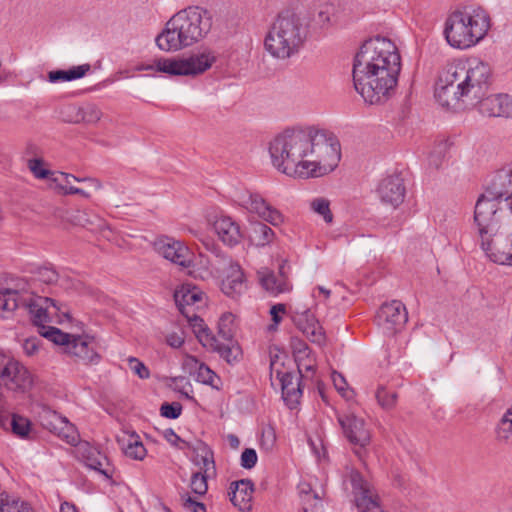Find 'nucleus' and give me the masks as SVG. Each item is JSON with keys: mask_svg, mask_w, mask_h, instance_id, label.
I'll return each mask as SVG.
<instances>
[{"mask_svg": "<svg viewBox=\"0 0 512 512\" xmlns=\"http://www.w3.org/2000/svg\"><path fill=\"white\" fill-rule=\"evenodd\" d=\"M268 151L279 172L304 179L332 172L341 158L337 138L313 126L285 129L269 142Z\"/></svg>", "mask_w": 512, "mask_h": 512, "instance_id": "obj_1", "label": "nucleus"}, {"mask_svg": "<svg viewBox=\"0 0 512 512\" xmlns=\"http://www.w3.org/2000/svg\"><path fill=\"white\" fill-rule=\"evenodd\" d=\"M474 223L487 257L512 266V172L497 174L490 187L478 198Z\"/></svg>", "mask_w": 512, "mask_h": 512, "instance_id": "obj_2", "label": "nucleus"}, {"mask_svg": "<svg viewBox=\"0 0 512 512\" xmlns=\"http://www.w3.org/2000/svg\"><path fill=\"white\" fill-rule=\"evenodd\" d=\"M213 16L205 7L191 5L176 12L166 22L155 42L166 52H178L204 39L210 32Z\"/></svg>", "mask_w": 512, "mask_h": 512, "instance_id": "obj_3", "label": "nucleus"}, {"mask_svg": "<svg viewBox=\"0 0 512 512\" xmlns=\"http://www.w3.org/2000/svg\"><path fill=\"white\" fill-rule=\"evenodd\" d=\"M307 38V26L299 14L284 10L271 24L265 39V50L277 60H289L298 55Z\"/></svg>", "mask_w": 512, "mask_h": 512, "instance_id": "obj_4", "label": "nucleus"}, {"mask_svg": "<svg viewBox=\"0 0 512 512\" xmlns=\"http://www.w3.org/2000/svg\"><path fill=\"white\" fill-rule=\"evenodd\" d=\"M491 26L489 14L479 6H468L451 13L444 34L450 46L466 49L482 40Z\"/></svg>", "mask_w": 512, "mask_h": 512, "instance_id": "obj_5", "label": "nucleus"}, {"mask_svg": "<svg viewBox=\"0 0 512 512\" xmlns=\"http://www.w3.org/2000/svg\"><path fill=\"white\" fill-rule=\"evenodd\" d=\"M401 66H353L354 88L365 103H384L395 89Z\"/></svg>", "mask_w": 512, "mask_h": 512, "instance_id": "obj_6", "label": "nucleus"}, {"mask_svg": "<svg viewBox=\"0 0 512 512\" xmlns=\"http://www.w3.org/2000/svg\"><path fill=\"white\" fill-rule=\"evenodd\" d=\"M20 307L28 310L30 318L33 324L39 328V332L43 330V327H48L46 323L50 322L48 309L54 307L55 310H60L55 300L35 295L27 285L19 288H0L1 312L12 313Z\"/></svg>", "mask_w": 512, "mask_h": 512, "instance_id": "obj_7", "label": "nucleus"}, {"mask_svg": "<svg viewBox=\"0 0 512 512\" xmlns=\"http://www.w3.org/2000/svg\"><path fill=\"white\" fill-rule=\"evenodd\" d=\"M434 98L443 109L459 112L474 107L472 101L458 78L457 70L443 67L434 84Z\"/></svg>", "mask_w": 512, "mask_h": 512, "instance_id": "obj_8", "label": "nucleus"}, {"mask_svg": "<svg viewBox=\"0 0 512 512\" xmlns=\"http://www.w3.org/2000/svg\"><path fill=\"white\" fill-rule=\"evenodd\" d=\"M353 64H401V54L391 39L375 35L361 43Z\"/></svg>", "mask_w": 512, "mask_h": 512, "instance_id": "obj_9", "label": "nucleus"}, {"mask_svg": "<svg viewBox=\"0 0 512 512\" xmlns=\"http://www.w3.org/2000/svg\"><path fill=\"white\" fill-rule=\"evenodd\" d=\"M449 68L457 70L460 83L476 105L477 101L485 96L492 82L491 66H449Z\"/></svg>", "mask_w": 512, "mask_h": 512, "instance_id": "obj_10", "label": "nucleus"}, {"mask_svg": "<svg viewBox=\"0 0 512 512\" xmlns=\"http://www.w3.org/2000/svg\"><path fill=\"white\" fill-rule=\"evenodd\" d=\"M248 50L242 49L241 52L235 49H214L210 47H200L191 57L180 63L176 61H157L155 64H214V63H238L247 62Z\"/></svg>", "mask_w": 512, "mask_h": 512, "instance_id": "obj_11", "label": "nucleus"}, {"mask_svg": "<svg viewBox=\"0 0 512 512\" xmlns=\"http://www.w3.org/2000/svg\"><path fill=\"white\" fill-rule=\"evenodd\" d=\"M278 356L271 357L270 360V378L272 384L274 379L279 382L282 390V398L290 409H293L298 403L302 395L300 386L301 374L298 375L288 372L284 369H280L278 366Z\"/></svg>", "mask_w": 512, "mask_h": 512, "instance_id": "obj_12", "label": "nucleus"}, {"mask_svg": "<svg viewBox=\"0 0 512 512\" xmlns=\"http://www.w3.org/2000/svg\"><path fill=\"white\" fill-rule=\"evenodd\" d=\"M0 379L12 391H25L32 384L29 371L18 361L9 359L0 349Z\"/></svg>", "mask_w": 512, "mask_h": 512, "instance_id": "obj_13", "label": "nucleus"}, {"mask_svg": "<svg viewBox=\"0 0 512 512\" xmlns=\"http://www.w3.org/2000/svg\"><path fill=\"white\" fill-rule=\"evenodd\" d=\"M337 420L346 439L352 445L359 447V449L355 450V453L362 459L361 449L369 445L371 441V433L366 427L364 419L353 413H346L339 414Z\"/></svg>", "mask_w": 512, "mask_h": 512, "instance_id": "obj_14", "label": "nucleus"}, {"mask_svg": "<svg viewBox=\"0 0 512 512\" xmlns=\"http://www.w3.org/2000/svg\"><path fill=\"white\" fill-rule=\"evenodd\" d=\"M377 324L389 336L400 331L408 321L405 305L399 300L383 304L377 313Z\"/></svg>", "mask_w": 512, "mask_h": 512, "instance_id": "obj_15", "label": "nucleus"}, {"mask_svg": "<svg viewBox=\"0 0 512 512\" xmlns=\"http://www.w3.org/2000/svg\"><path fill=\"white\" fill-rule=\"evenodd\" d=\"M153 247L160 256L181 268H190L192 266L193 254L181 241L168 236H162L154 241Z\"/></svg>", "mask_w": 512, "mask_h": 512, "instance_id": "obj_16", "label": "nucleus"}, {"mask_svg": "<svg viewBox=\"0 0 512 512\" xmlns=\"http://www.w3.org/2000/svg\"><path fill=\"white\" fill-rule=\"evenodd\" d=\"M351 484L358 512H377L380 509L378 494L360 473L351 474Z\"/></svg>", "mask_w": 512, "mask_h": 512, "instance_id": "obj_17", "label": "nucleus"}, {"mask_svg": "<svg viewBox=\"0 0 512 512\" xmlns=\"http://www.w3.org/2000/svg\"><path fill=\"white\" fill-rule=\"evenodd\" d=\"M42 426L63 439L70 445H76L79 441V434L76 427L66 417L55 411H47L41 416Z\"/></svg>", "mask_w": 512, "mask_h": 512, "instance_id": "obj_18", "label": "nucleus"}, {"mask_svg": "<svg viewBox=\"0 0 512 512\" xmlns=\"http://www.w3.org/2000/svg\"><path fill=\"white\" fill-rule=\"evenodd\" d=\"M42 426L63 439L70 445H76L79 441V434L76 427L66 417L55 411H47L41 416Z\"/></svg>", "mask_w": 512, "mask_h": 512, "instance_id": "obj_19", "label": "nucleus"}, {"mask_svg": "<svg viewBox=\"0 0 512 512\" xmlns=\"http://www.w3.org/2000/svg\"><path fill=\"white\" fill-rule=\"evenodd\" d=\"M224 275L221 282L222 292L231 297L236 298L246 290L244 273L239 264L233 262L232 259H223Z\"/></svg>", "mask_w": 512, "mask_h": 512, "instance_id": "obj_20", "label": "nucleus"}, {"mask_svg": "<svg viewBox=\"0 0 512 512\" xmlns=\"http://www.w3.org/2000/svg\"><path fill=\"white\" fill-rule=\"evenodd\" d=\"M66 353L86 365L98 364L101 359L95 339L89 335H74Z\"/></svg>", "mask_w": 512, "mask_h": 512, "instance_id": "obj_21", "label": "nucleus"}, {"mask_svg": "<svg viewBox=\"0 0 512 512\" xmlns=\"http://www.w3.org/2000/svg\"><path fill=\"white\" fill-rule=\"evenodd\" d=\"M377 192L383 203L396 208L404 201L406 193L404 180L397 173L388 175L379 183Z\"/></svg>", "mask_w": 512, "mask_h": 512, "instance_id": "obj_22", "label": "nucleus"}, {"mask_svg": "<svg viewBox=\"0 0 512 512\" xmlns=\"http://www.w3.org/2000/svg\"><path fill=\"white\" fill-rule=\"evenodd\" d=\"M243 205L250 212L257 214L260 218L273 226H278L284 221L280 211L268 204L266 200L257 193H249L247 198L243 199Z\"/></svg>", "mask_w": 512, "mask_h": 512, "instance_id": "obj_23", "label": "nucleus"}, {"mask_svg": "<svg viewBox=\"0 0 512 512\" xmlns=\"http://www.w3.org/2000/svg\"><path fill=\"white\" fill-rule=\"evenodd\" d=\"M204 296L199 288L186 284L175 291L174 300L180 313L185 316L204 305Z\"/></svg>", "mask_w": 512, "mask_h": 512, "instance_id": "obj_24", "label": "nucleus"}, {"mask_svg": "<svg viewBox=\"0 0 512 512\" xmlns=\"http://www.w3.org/2000/svg\"><path fill=\"white\" fill-rule=\"evenodd\" d=\"M254 484L249 479H241L230 485V501L241 511H248L252 506Z\"/></svg>", "mask_w": 512, "mask_h": 512, "instance_id": "obj_25", "label": "nucleus"}, {"mask_svg": "<svg viewBox=\"0 0 512 512\" xmlns=\"http://www.w3.org/2000/svg\"><path fill=\"white\" fill-rule=\"evenodd\" d=\"M296 324L312 343H315L319 346L325 344V332L319 321L309 311L299 315L296 319Z\"/></svg>", "mask_w": 512, "mask_h": 512, "instance_id": "obj_26", "label": "nucleus"}, {"mask_svg": "<svg viewBox=\"0 0 512 512\" xmlns=\"http://www.w3.org/2000/svg\"><path fill=\"white\" fill-rule=\"evenodd\" d=\"M213 228L219 239L228 246L238 244L242 238L238 223L228 216L217 218L213 224Z\"/></svg>", "mask_w": 512, "mask_h": 512, "instance_id": "obj_27", "label": "nucleus"}, {"mask_svg": "<svg viewBox=\"0 0 512 512\" xmlns=\"http://www.w3.org/2000/svg\"><path fill=\"white\" fill-rule=\"evenodd\" d=\"M188 449L193 452V462L196 466H199L200 471L204 473L216 472L213 451L205 442L197 440L194 443H190V448Z\"/></svg>", "mask_w": 512, "mask_h": 512, "instance_id": "obj_28", "label": "nucleus"}, {"mask_svg": "<svg viewBox=\"0 0 512 512\" xmlns=\"http://www.w3.org/2000/svg\"><path fill=\"white\" fill-rule=\"evenodd\" d=\"M210 67L211 66H137V70H154L155 73H164L170 77L186 76L194 78L206 72Z\"/></svg>", "mask_w": 512, "mask_h": 512, "instance_id": "obj_29", "label": "nucleus"}, {"mask_svg": "<svg viewBox=\"0 0 512 512\" xmlns=\"http://www.w3.org/2000/svg\"><path fill=\"white\" fill-rule=\"evenodd\" d=\"M337 7L332 2L319 4L315 10L310 13V22L313 27L328 29L335 22Z\"/></svg>", "mask_w": 512, "mask_h": 512, "instance_id": "obj_30", "label": "nucleus"}, {"mask_svg": "<svg viewBox=\"0 0 512 512\" xmlns=\"http://www.w3.org/2000/svg\"><path fill=\"white\" fill-rule=\"evenodd\" d=\"M0 426L5 430L11 429L13 434L18 437L25 438L30 432L31 422L21 415H9L0 410Z\"/></svg>", "mask_w": 512, "mask_h": 512, "instance_id": "obj_31", "label": "nucleus"}, {"mask_svg": "<svg viewBox=\"0 0 512 512\" xmlns=\"http://www.w3.org/2000/svg\"><path fill=\"white\" fill-rule=\"evenodd\" d=\"M258 279L261 286L274 296L287 292L290 289L287 278L277 277L272 271L266 268L258 271Z\"/></svg>", "mask_w": 512, "mask_h": 512, "instance_id": "obj_32", "label": "nucleus"}, {"mask_svg": "<svg viewBox=\"0 0 512 512\" xmlns=\"http://www.w3.org/2000/svg\"><path fill=\"white\" fill-rule=\"evenodd\" d=\"M82 457L87 467L98 471L106 477H111V469L107 457L96 448L85 445L82 451Z\"/></svg>", "mask_w": 512, "mask_h": 512, "instance_id": "obj_33", "label": "nucleus"}, {"mask_svg": "<svg viewBox=\"0 0 512 512\" xmlns=\"http://www.w3.org/2000/svg\"><path fill=\"white\" fill-rule=\"evenodd\" d=\"M208 347L219 353L230 364L237 362L241 356V348L233 339L221 342L220 339L215 338V343L212 341Z\"/></svg>", "mask_w": 512, "mask_h": 512, "instance_id": "obj_34", "label": "nucleus"}, {"mask_svg": "<svg viewBox=\"0 0 512 512\" xmlns=\"http://www.w3.org/2000/svg\"><path fill=\"white\" fill-rule=\"evenodd\" d=\"M249 239L256 246L263 247L273 241L274 231L262 222H254L251 224Z\"/></svg>", "mask_w": 512, "mask_h": 512, "instance_id": "obj_35", "label": "nucleus"}, {"mask_svg": "<svg viewBox=\"0 0 512 512\" xmlns=\"http://www.w3.org/2000/svg\"><path fill=\"white\" fill-rule=\"evenodd\" d=\"M185 318L188 320L197 338L204 346L208 347L212 341L215 343L216 336L212 335L209 328L205 325L203 319L200 318L195 312H192L189 315H185Z\"/></svg>", "mask_w": 512, "mask_h": 512, "instance_id": "obj_36", "label": "nucleus"}, {"mask_svg": "<svg viewBox=\"0 0 512 512\" xmlns=\"http://www.w3.org/2000/svg\"><path fill=\"white\" fill-rule=\"evenodd\" d=\"M90 66H73L68 70L51 71L48 74V79L52 83L73 81L83 77L88 71Z\"/></svg>", "mask_w": 512, "mask_h": 512, "instance_id": "obj_37", "label": "nucleus"}, {"mask_svg": "<svg viewBox=\"0 0 512 512\" xmlns=\"http://www.w3.org/2000/svg\"><path fill=\"white\" fill-rule=\"evenodd\" d=\"M186 364L197 368L198 381L202 382L203 384L210 385L214 388H218L217 384L215 383V380H218V377L207 365L199 363V361L193 356L187 357Z\"/></svg>", "mask_w": 512, "mask_h": 512, "instance_id": "obj_38", "label": "nucleus"}, {"mask_svg": "<svg viewBox=\"0 0 512 512\" xmlns=\"http://www.w3.org/2000/svg\"><path fill=\"white\" fill-rule=\"evenodd\" d=\"M32 509L29 503L0 493V512H30Z\"/></svg>", "mask_w": 512, "mask_h": 512, "instance_id": "obj_39", "label": "nucleus"}, {"mask_svg": "<svg viewBox=\"0 0 512 512\" xmlns=\"http://www.w3.org/2000/svg\"><path fill=\"white\" fill-rule=\"evenodd\" d=\"M496 438L504 443L512 441V405L505 411L496 427Z\"/></svg>", "mask_w": 512, "mask_h": 512, "instance_id": "obj_40", "label": "nucleus"}, {"mask_svg": "<svg viewBox=\"0 0 512 512\" xmlns=\"http://www.w3.org/2000/svg\"><path fill=\"white\" fill-rule=\"evenodd\" d=\"M124 454L135 460H143L146 456V448L136 435H129L127 442L123 444Z\"/></svg>", "mask_w": 512, "mask_h": 512, "instance_id": "obj_41", "label": "nucleus"}, {"mask_svg": "<svg viewBox=\"0 0 512 512\" xmlns=\"http://www.w3.org/2000/svg\"><path fill=\"white\" fill-rule=\"evenodd\" d=\"M235 317L232 313H224L218 322V339L222 341H230L234 338L235 334Z\"/></svg>", "mask_w": 512, "mask_h": 512, "instance_id": "obj_42", "label": "nucleus"}, {"mask_svg": "<svg viewBox=\"0 0 512 512\" xmlns=\"http://www.w3.org/2000/svg\"><path fill=\"white\" fill-rule=\"evenodd\" d=\"M40 334L43 337L51 340L53 343L64 346L65 352L68 349V344H70V341L74 336L68 333H64L60 329L52 326L43 327V330L40 331Z\"/></svg>", "mask_w": 512, "mask_h": 512, "instance_id": "obj_43", "label": "nucleus"}, {"mask_svg": "<svg viewBox=\"0 0 512 512\" xmlns=\"http://www.w3.org/2000/svg\"><path fill=\"white\" fill-rule=\"evenodd\" d=\"M476 105L479 106V111L488 117H498L499 115V94L481 97Z\"/></svg>", "mask_w": 512, "mask_h": 512, "instance_id": "obj_44", "label": "nucleus"}, {"mask_svg": "<svg viewBox=\"0 0 512 512\" xmlns=\"http://www.w3.org/2000/svg\"><path fill=\"white\" fill-rule=\"evenodd\" d=\"M310 209L321 216L325 223L331 224L333 222V213L330 209V201L323 197H318L310 202Z\"/></svg>", "mask_w": 512, "mask_h": 512, "instance_id": "obj_45", "label": "nucleus"}, {"mask_svg": "<svg viewBox=\"0 0 512 512\" xmlns=\"http://www.w3.org/2000/svg\"><path fill=\"white\" fill-rule=\"evenodd\" d=\"M103 116V112L94 103H84L81 105V123L96 124Z\"/></svg>", "mask_w": 512, "mask_h": 512, "instance_id": "obj_46", "label": "nucleus"}, {"mask_svg": "<svg viewBox=\"0 0 512 512\" xmlns=\"http://www.w3.org/2000/svg\"><path fill=\"white\" fill-rule=\"evenodd\" d=\"M214 474L203 471L193 473L190 482L192 492L200 496L205 495L208 490L207 478Z\"/></svg>", "mask_w": 512, "mask_h": 512, "instance_id": "obj_47", "label": "nucleus"}, {"mask_svg": "<svg viewBox=\"0 0 512 512\" xmlns=\"http://www.w3.org/2000/svg\"><path fill=\"white\" fill-rule=\"evenodd\" d=\"M27 166L32 174L38 179H47L53 172L44 167V161L40 158L29 159Z\"/></svg>", "mask_w": 512, "mask_h": 512, "instance_id": "obj_48", "label": "nucleus"}, {"mask_svg": "<svg viewBox=\"0 0 512 512\" xmlns=\"http://www.w3.org/2000/svg\"><path fill=\"white\" fill-rule=\"evenodd\" d=\"M376 398L378 403L384 409H391L396 404L397 394L393 391H388L383 387L378 388L376 392Z\"/></svg>", "mask_w": 512, "mask_h": 512, "instance_id": "obj_49", "label": "nucleus"}, {"mask_svg": "<svg viewBox=\"0 0 512 512\" xmlns=\"http://www.w3.org/2000/svg\"><path fill=\"white\" fill-rule=\"evenodd\" d=\"M36 280L50 285L58 281V273L53 268L41 267L36 272Z\"/></svg>", "mask_w": 512, "mask_h": 512, "instance_id": "obj_50", "label": "nucleus"}, {"mask_svg": "<svg viewBox=\"0 0 512 512\" xmlns=\"http://www.w3.org/2000/svg\"><path fill=\"white\" fill-rule=\"evenodd\" d=\"M182 412V406L178 402L163 403L160 407L161 416L169 419H177Z\"/></svg>", "mask_w": 512, "mask_h": 512, "instance_id": "obj_51", "label": "nucleus"}, {"mask_svg": "<svg viewBox=\"0 0 512 512\" xmlns=\"http://www.w3.org/2000/svg\"><path fill=\"white\" fill-rule=\"evenodd\" d=\"M499 115L498 117L512 119V96L509 94H499Z\"/></svg>", "mask_w": 512, "mask_h": 512, "instance_id": "obj_52", "label": "nucleus"}, {"mask_svg": "<svg viewBox=\"0 0 512 512\" xmlns=\"http://www.w3.org/2000/svg\"><path fill=\"white\" fill-rule=\"evenodd\" d=\"M163 436L167 442L180 450L190 448V442L181 439L171 428L164 430Z\"/></svg>", "mask_w": 512, "mask_h": 512, "instance_id": "obj_53", "label": "nucleus"}, {"mask_svg": "<svg viewBox=\"0 0 512 512\" xmlns=\"http://www.w3.org/2000/svg\"><path fill=\"white\" fill-rule=\"evenodd\" d=\"M65 122L78 124L81 123V106L68 105L61 112Z\"/></svg>", "mask_w": 512, "mask_h": 512, "instance_id": "obj_54", "label": "nucleus"}, {"mask_svg": "<svg viewBox=\"0 0 512 512\" xmlns=\"http://www.w3.org/2000/svg\"><path fill=\"white\" fill-rule=\"evenodd\" d=\"M130 369L141 379H148L150 377L149 369L146 365L135 357L128 359Z\"/></svg>", "mask_w": 512, "mask_h": 512, "instance_id": "obj_55", "label": "nucleus"}, {"mask_svg": "<svg viewBox=\"0 0 512 512\" xmlns=\"http://www.w3.org/2000/svg\"><path fill=\"white\" fill-rule=\"evenodd\" d=\"M257 453L252 448H246L241 454V466L245 469H252L257 463Z\"/></svg>", "mask_w": 512, "mask_h": 512, "instance_id": "obj_56", "label": "nucleus"}, {"mask_svg": "<svg viewBox=\"0 0 512 512\" xmlns=\"http://www.w3.org/2000/svg\"><path fill=\"white\" fill-rule=\"evenodd\" d=\"M332 381L337 391L346 398H350L349 390L347 388V382L342 374L338 372L332 373Z\"/></svg>", "mask_w": 512, "mask_h": 512, "instance_id": "obj_57", "label": "nucleus"}, {"mask_svg": "<svg viewBox=\"0 0 512 512\" xmlns=\"http://www.w3.org/2000/svg\"><path fill=\"white\" fill-rule=\"evenodd\" d=\"M299 494L302 505L309 504V502L314 500V496H319L316 492L312 491L310 484L305 482L299 485Z\"/></svg>", "mask_w": 512, "mask_h": 512, "instance_id": "obj_58", "label": "nucleus"}, {"mask_svg": "<svg viewBox=\"0 0 512 512\" xmlns=\"http://www.w3.org/2000/svg\"><path fill=\"white\" fill-rule=\"evenodd\" d=\"M61 176L65 179V181L67 183H69L70 178H72L74 181H77V182H89L97 190H100L103 187L101 181L97 178H91V177L77 178L74 175H71L68 173H62Z\"/></svg>", "mask_w": 512, "mask_h": 512, "instance_id": "obj_59", "label": "nucleus"}, {"mask_svg": "<svg viewBox=\"0 0 512 512\" xmlns=\"http://www.w3.org/2000/svg\"><path fill=\"white\" fill-rule=\"evenodd\" d=\"M313 498L314 500L309 504L302 505L303 512H324L320 496H314Z\"/></svg>", "mask_w": 512, "mask_h": 512, "instance_id": "obj_60", "label": "nucleus"}, {"mask_svg": "<svg viewBox=\"0 0 512 512\" xmlns=\"http://www.w3.org/2000/svg\"><path fill=\"white\" fill-rule=\"evenodd\" d=\"M286 306L285 304L279 303L275 304L270 309V315L272 317V321L275 325H278L281 322V315L285 314Z\"/></svg>", "mask_w": 512, "mask_h": 512, "instance_id": "obj_61", "label": "nucleus"}, {"mask_svg": "<svg viewBox=\"0 0 512 512\" xmlns=\"http://www.w3.org/2000/svg\"><path fill=\"white\" fill-rule=\"evenodd\" d=\"M184 507L193 512H206L204 503L198 502L190 496L185 499Z\"/></svg>", "mask_w": 512, "mask_h": 512, "instance_id": "obj_62", "label": "nucleus"}, {"mask_svg": "<svg viewBox=\"0 0 512 512\" xmlns=\"http://www.w3.org/2000/svg\"><path fill=\"white\" fill-rule=\"evenodd\" d=\"M166 343L173 348H179L184 343V338L181 334L173 332L166 336Z\"/></svg>", "mask_w": 512, "mask_h": 512, "instance_id": "obj_63", "label": "nucleus"}, {"mask_svg": "<svg viewBox=\"0 0 512 512\" xmlns=\"http://www.w3.org/2000/svg\"><path fill=\"white\" fill-rule=\"evenodd\" d=\"M38 348L39 345L37 339H26L23 343V350L28 356L35 354Z\"/></svg>", "mask_w": 512, "mask_h": 512, "instance_id": "obj_64", "label": "nucleus"}]
</instances>
